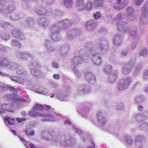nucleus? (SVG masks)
I'll use <instances>...</instances> for the list:
<instances>
[{
	"mask_svg": "<svg viewBox=\"0 0 148 148\" xmlns=\"http://www.w3.org/2000/svg\"><path fill=\"white\" fill-rule=\"evenodd\" d=\"M106 114L104 111H98L97 114V125L101 129L104 130L107 128V119L106 118Z\"/></svg>",
	"mask_w": 148,
	"mask_h": 148,
	"instance_id": "nucleus-1",
	"label": "nucleus"
},
{
	"mask_svg": "<svg viewBox=\"0 0 148 148\" xmlns=\"http://www.w3.org/2000/svg\"><path fill=\"white\" fill-rule=\"evenodd\" d=\"M29 116L35 118L38 116L41 117L42 119V121H53L54 120V116L53 115H51L47 114L46 113H40L38 112L37 111L34 110H32L29 112Z\"/></svg>",
	"mask_w": 148,
	"mask_h": 148,
	"instance_id": "nucleus-2",
	"label": "nucleus"
},
{
	"mask_svg": "<svg viewBox=\"0 0 148 148\" xmlns=\"http://www.w3.org/2000/svg\"><path fill=\"white\" fill-rule=\"evenodd\" d=\"M88 53H85L83 55H80L79 54L75 53V56L71 61V63L73 65H77L84 61L87 62L90 56L88 55Z\"/></svg>",
	"mask_w": 148,
	"mask_h": 148,
	"instance_id": "nucleus-3",
	"label": "nucleus"
},
{
	"mask_svg": "<svg viewBox=\"0 0 148 148\" xmlns=\"http://www.w3.org/2000/svg\"><path fill=\"white\" fill-rule=\"evenodd\" d=\"M64 129L62 128H61L60 130L58 128L53 129L50 142L54 143L59 141L61 139V136L62 137L64 136L62 133L64 132Z\"/></svg>",
	"mask_w": 148,
	"mask_h": 148,
	"instance_id": "nucleus-4",
	"label": "nucleus"
},
{
	"mask_svg": "<svg viewBox=\"0 0 148 148\" xmlns=\"http://www.w3.org/2000/svg\"><path fill=\"white\" fill-rule=\"evenodd\" d=\"M95 46L99 51L102 53H106L108 49L107 41L103 38L97 39L95 43Z\"/></svg>",
	"mask_w": 148,
	"mask_h": 148,
	"instance_id": "nucleus-5",
	"label": "nucleus"
},
{
	"mask_svg": "<svg viewBox=\"0 0 148 148\" xmlns=\"http://www.w3.org/2000/svg\"><path fill=\"white\" fill-rule=\"evenodd\" d=\"M34 110L36 111H43L46 112L49 115H55V111L54 108H52L50 106L45 105L43 106L41 105L38 103H37L33 108Z\"/></svg>",
	"mask_w": 148,
	"mask_h": 148,
	"instance_id": "nucleus-6",
	"label": "nucleus"
},
{
	"mask_svg": "<svg viewBox=\"0 0 148 148\" xmlns=\"http://www.w3.org/2000/svg\"><path fill=\"white\" fill-rule=\"evenodd\" d=\"M132 80V79L130 77L120 80L117 84V89L119 90H121L127 88Z\"/></svg>",
	"mask_w": 148,
	"mask_h": 148,
	"instance_id": "nucleus-7",
	"label": "nucleus"
},
{
	"mask_svg": "<svg viewBox=\"0 0 148 148\" xmlns=\"http://www.w3.org/2000/svg\"><path fill=\"white\" fill-rule=\"evenodd\" d=\"M104 130L108 131L110 133L113 134L115 136L120 137L121 136V132L117 125H111L109 126L108 125L107 128Z\"/></svg>",
	"mask_w": 148,
	"mask_h": 148,
	"instance_id": "nucleus-8",
	"label": "nucleus"
},
{
	"mask_svg": "<svg viewBox=\"0 0 148 148\" xmlns=\"http://www.w3.org/2000/svg\"><path fill=\"white\" fill-rule=\"evenodd\" d=\"M65 31H68L67 35L68 38L71 40L74 39L76 36L81 34L82 32L81 29L75 28L69 30L67 29Z\"/></svg>",
	"mask_w": 148,
	"mask_h": 148,
	"instance_id": "nucleus-9",
	"label": "nucleus"
},
{
	"mask_svg": "<svg viewBox=\"0 0 148 148\" xmlns=\"http://www.w3.org/2000/svg\"><path fill=\"white\" fill-rule=\"evenodd\" d=\"M53 131V129L49 130L44 129L42 130L41 132V138L45 140L50 142Z\"/></svg>",
	"mask_w": 148,
	"mask_h": 148,
	"instance_id": "nucleus-10",
	"label": "nucleus"
},
{
	"mask_svg": "<svg viewBox=\"0 0 148 148\" xmlns=\"http://www.w3.org/2000/svg\"><path fill=\"white\" fill-rule=\"evenodd\" d=\"M72 138L69 135H65L63 140L60 142V144L63 146L66 147L67 146L72 147L75 144L74 140H72Z\"/></svg>",
	"mask_w": 148,
	"mask_h": 148,
	"instance_id": "nucleus-11",
	"label": "nucleus"
},
{
	"mask_svg": "<svg viewBox=\"0 0 148 148\" xmlns=\"http://www.w3.org/2000/svg\"><path fill=\"white\" fill-rule=\"evenodd\" d=\"M77 87L78 92L79 95L81 96L88 93L90 91V86L87 84H79Z\"/></svg>",
	"mask_w": 148,
	"mask_h": 148,
	"instance_id": "nucleus-12",
	"label": "nucleus"
},
{
	"mask_svg": "<svg viewBox=\"0 0 148 148\" xmlns=\"http://www.w3.org/2000/svg\"><path fill=\"white\" fill-rule=\"evenodd\" d=\"M45 6L44 8L40 6L37 7L35 10L36 13L40 16L50 15V12L51 11V9H48L47 10L45 9Z\"/></svg>",
	"mask_w": 148,
	"mask_h": 148,
	"instance_id": "nucleus-13",
	"label": "nucleus"
},
{
	"mask_svg": "<svg viewBox=\"0 0 148 148\" xmlns=\"http://www.w3.org/2000/svg\"><path fill=\"white\" fill-rule=\"evenodd\" d=\"M90 57L92 58V61L96 65H99L101 62V58L99 54H96L95 51H92L90 52Z\"/></svg>",
	"mask_w": 148,
	"mask_h": 148,
	"instance_id": "nucleus-14",
	"label": "nucleus"
},
{
	"mask_svg": "<svg viewBox=\"0 0 148 148\" xmlns=\"http://www.w3.org/2000/svg\"><path fill=\"white\" fill-rule=\"evenodd\" d=\"M62 23H57L55 25H52L50 27V29L52 32V35L60 33L59 31H63L64 28H62L61 25H62Z\"/></svg>",
	"mask_w": 148,
	"mask_h": 148,
	"instance_id": "nucleus-15",
	"label": "nucleus"
},
{
	"mask_svg": "<svg viewBox=\"0 0 148 148\" xmlns=\"http://www.w3.org/2000/svg\"><path fill=\"white\" fill-rule=\"evenodd\" d=\"M134 64L132 65V68H135L134 70V75L135 76L138 75L140 72L143 70L144 67L143 66L142 63L137 64V63L134 60Z\"/></svg>",
	"mask_w": 148,
	"mask_h": 148,
	"instance_id": "nucleus-16",
	"label": "nucleus"
},
{
	"mask_svg": "<svg viewBox=\"0 0 148 148\" xmlns=\"http://www.w3.org/2000/svg\"><path fill=\"white\" fill-rule=\"evenodd\" d=\"M12 33L14 36L18 38L23 40L25 37L21 29L18 27L15 28L12 30Z\"/></svg>",
	"mask_w": 148,
	"mask_h": 148,
	"instance_id": "nucleus-17",
	"label": "nucleus"
},
{
	"mask_svg": "<svg viewBox=\"0 0 148 148\" xmlns=\"http://www.w3.org/2000/svg\"><path fill=\"white\" fill-rule=\"evenodd\" d=\"M18 56L22 60H25L29 61H30L32 59H34L33 54L29 52H21Z\"/></svg>",
	"mask_w": 148,
	"mask_h": 148,
	"instance_id": "nucleus-18",
	"label": "nucleus"
},
{
	"mask_svg": "<svg viewBox=\"0 0 148 148\" xmlns=\"http://www.w3.org/2000/svg\"><path fill=\"white\" fill-rule=\"evenodd\" d=\"M69 93H67L65 92L62 91L60 92H58L57 94L56 95V97L60 100L62 101H66L68 100L69 98Z\"/></svg>",
	"mask_w": 148,
	"mask_h": 148,
	"instance_id": "nucleus-19",
	"label": "nucleus"
},
{
	"mask_svg": "<svg viewBox=\"0 0 148 148\" xmlns=\"http://www.w3.org/2000/svg\"><path fill=\"white\" fill-rule=\"evenodd\" d=\"M134 63V61L131 60L129 61L127 64L123 66L122 71L124 74H127L130 72Z\"/></svg>",
	"mask_w": 148,
	"mask_h": 148,
	"instance_id": "nucleus-20",
	"label": "nucleus"
},
{
	"mask_svg": "<svg viewBox=\"0 0 148 148\" xmlns=\"http://www.w3.org/2000/svg\"><path fill=\"white\" fill-rule=\"evenodd\" d=\"M117 26L118 29L120 31H123L125 33H127L129 32L128 24L125 21H121L118 24Z\"/></svg>",
	"mask_w": 148,
	"mask_h": 148,
	"instance_id": "nucleus-21",
	"label": "nucleus"
},
{
	"mask_svg": "<svg viewBox=\"0 0 148 148\" xmlns=\"http://www.w3.org/2000/svg\"><path fill=\"white\" fill-rule=\"evenodd\" d=\"M0 66L7 68L12 67L11 63L9 61L6 57L2 56L0 57Z\"/></svg>",
	"mask_w": 148,
	"mask_h": 148,
	"instance_id": "nucleus-22",
	"label": "nucleus"
},
{
	"mask_svg": "<svg viewBox=\"0 0 148 148\" xmlns=\"http://www.w3.org/2000/svg\"><path fill=\"white\" fill-rule=\"evenodd\" d=\"M53 115L54 116V119L55 118L59 119V120H61L64 121V123L68 126H71L72 124V123L70 119L69 118H68L65 117H63L60 114H57L55 112V115Z\"/></svg>",
	"mask_w": 148,
	"mask_h": 148,
	"instance_id": "nucleus-23",
	"label": "nucleus"
},
{
	"mask_svg": "<svg viewBox=\"0 0 148 148\" xmlns=\"http://www.w3.org/2000/svg\"><path fill=\"white\" fill-rule=\"evenodd\" d=\"M86 79L90 84H94L96 80V77L95 74L91 72H86L85 75Z\"/></svg>",
	"mask_w": 148,
	"mask_h": 148,
	"instance_id": "nucleus-24",
	"label": "nucleus"
},
{
	"mask_svg": "<svg viewBox=\"0 0 148 148\" xmlns=\"http://www.w3.org/2000/svg\"><path fill=\"white\" fill-rule=\"evenodd\" d=\"M114 7L116 10H121L126 5V3L124 0H116Z\"/></svg>",
	"mask_w": 148,
	"mask_h": 148,
	"instance_id": "nucleus-25",
	"label": "nucleus"
},
{
	"mask_svg": "<svg viewBox=\"0 0 148 148\" xmlns=\"http://www.w3.org/2000/svg\"><path fill=\"white\" fill-rule=\"evenodd\" d=\"M89 109L87 107H84L82 108H78L77 112L83 117L86 118L88 117V114Z\"/></svg>",
	"mask_w": 148,
	"mask_h": 148,
	"instance_id": "nucleus-26",
	"label": "nucleus"
},
{
	"mask_svg": "<svg viewBox=\"0 0 148 148\" xmlns=\"http://www.w3.org/2000/svg\"><path fill=\"white\" fill-rule=\"evenodd\" d=\"M122 36L120 33H118L115 35L113 40V42L115 46H119L121 45L122 42Z\"/></svg>",
	"mask_w": 148,
	"mask_h": 148,
	"instance_id": "nucleus-27",
	"label": "nucleus"
},
{
	"mask_svg": "<svg viewBox=\"0 0 148 148\" xmlns=\"http://www.w3.org/2000/svg\"><path fill=\"white\" fill-rule=\"evenodd\" d=\"M97 23L94 20L88 21L86 24V27L87 30H91L96 26Z\"/></svg>",
	"mask_w": 148,
	"mask_h": 148,
	"instance_id": "nucleus-28",
	"label": "nucleus"
},
{
	"mask_svg": "<svg viewBox=\"0 0 148 148\" xmlns=\"http://www.w3.org/2000/svg\"><path fill=\"white\" fill-rule=\"evenodd\" d=\"M42 67H39L37 69L33 68V69L31 71V73L33 76L41 77L42 76Z\"/></svg>",
	"mask_w": 148,
	"mask_h": 148,
	"instance_id": "nucleus-29",
	"label": "nucleus"
},
{
	"mask_svg": "<svg viewBox=\"0 0 148 148\" xmlns=\"http://www.w3.org/2000/svg\"><path fill=\"white\" fill-rule=\"evenodd\" d=\"M17 3L16 2L13 0H9L8 1L6 4L8 5V8L11 12L16 9Z\"/></svg>",
	"mask_w": 148,
	"mask_h": 148,
	"instance_id": "nucleus-30",
	"label": "nucleus"
},
{
	"mask_svg": "<svg viewBox=\"0 0 148 148\" xmlns=\"http://www.w3.org/2000/svg\"><path fill=\"white\" fill-rule=\"evenodd\" d=\"M11 48L18 50L21 48V46L19 42L16 40H12L11 42Z\"/></svg>",
	"mask_w": 148,
	"mask_h": 148,
	"instance_id": "nucleus-31",
	"label": "nucleus"
},
{
	"mask_svg": "<svg viewBox=\"0 0 148 148\" xmlns=\"http://www.w3.org/2000/svg\"><path fill=\"white\" fill-rule=\"evenodd\" d=\"M34 23V21L32 18H29L25 21L23 22V25L25 27H29V26H33Z\"/></svg>",
	"mask_w": 148,
	"mask_h": 148,
	"instance_id": "nucleus-32",
	"label": "nucleus"
},
{
	"mask_svg": "<svg viewBox=\"0 0 148 148\" xmlns=\"http://www.w3.org/2000/svg\"><path fill=\"white\" fill-rule=\"evenodd\" d=\"M59 23H62V25H61V27L62 28H63L64 29H65L67 28L68 29L70 26H72V21L68 19H65L63 21V22Z\"/></svg>",
	"mask_w": 148,
	"mask_h": 148,
	"instance_id": "nucleus-33",
	"label": "nucleus"
},
{
	"mask_svg": "<svg viewBox=\"0 0 148 148\" xmlns=\"http://www.w3.org/2000/svg\"><path fill=\"white\" fill-rule=\"evenodd\" d=\"M119 77L116 71H114L110 75L108 79L110 82L113 83L116 80V79L119 78Z\"/></svg>",
	"mask_w": 148,
	"mask_h": 148,
	"instance_id": "nucleus-34",
	"label": "nucleus"
},
{
	"mask_svg": "<svg viewBox=\"0 0 148 148\" xmlns=\"http://www.w3.org/2000/svg\"><path fill=\"white\" fill-rule=\"evenodd\" d=\"M45 45L47 48L48 54H49V53L52 51H54L55 50V49L54 48L53 46L52 45V43L49 40H47L45 41Z\"/></svg>",
	"mask_w": 148,
	"mask_h": 148,
	"instance_id": "nucleus-35",
	"label": "nucleus"
},
{
	"mask_svg": "<svg viewBox=\"0 0 148 148\" xmlns=\"http://www.w3.org/2000/svg\"><path fill=\"white\" fill-rule=\"evenodd\" d=\"M72 128L75 131L77 134L80 135L81 136H83V134H84V133L85 132L83 131L82 127L78 126H76L73 125L72 126Z\"/></svg>",
	"mask_w": 148,
	"mask_h": 148,
	"instance_id": "nucleus-36",
	"label": "nucleus"
},
{
	"mask_svg": "<svg viewBox=\"0 0 148 148\" xmlns=\"http://www.w3.org/2000/svg\"><path fill=\"white\" fill-rule=\"evenodd\" d=\"M11 12L10 10L8 7L7 4L5 3L4 5L0 9V12L2 14H7Z\"/></svg>",
	"mask_w": 148,
	"mask_h": 148,
	"instance_id": "nucleus-37",
	"label": "nucleus"
},
{
	"mask_svg": "<svg viewBox=\"0 0 148 148\" xmlns=\"http://www.w3.org/2000/svg\"><path fill=\"white\" fill-rule=\"evenodd\" d=\"M38 22L40 25L44 26H47L49 23V21L45 18H40Z\"/></svg>",
	"mask_w": 148,
	"mask_h": 148,
	"instance_id": "nucleus-38",
	"label": "nucleus"
},
{
	"mask_svg": "<svg viewBox=\"0 0 148 148\" xmlns=\"http://www.w3.org/2000/svg\"><path fill=\"white\" fill-rule=\"evenodd\" d=\"M140 21L143 23L148 21V12L144 14L142 13L140 16Z\"/></svg>",
	"mask_w": 148,
	"mask_h": 148,
	"instance_id": "nucleus-39",
	"label": "nucleus"
},
{
	"mask_svg": "<svg viewBox=\"0 0 148 148\" xmlns=\"http://www.w3.org/2000/svg\"><path fill=\"white\" fill-rule=\"evenodd\" d=\"M83 136H81V138L83 141L86 143L89 141L91 142H92L91 140L90 139V136L88 133L85 132L84 133V134H83Z\"/></svg>",
	"mask_w": 148,
	"mask_h": 148,
	"instance_id": "nucleus-40",
	"label": "nucleus"
},
{
	"mask_svg": "<svg viewBox=\"0 0 148 148\" xmlns=\"http://www.w3.org/2000/svg\"><path fill=\"white\" fill-rule=\"evenodd\" d=\"M84 0H77L76 2V8L79 10H83L84 8Z\"/></svg>",
	"mask_w": 148,
	"mask_h": 148,
	"instance_id": "nucleus-41",
	"label": "nucleus"
},
{
	"mask_svg": "<svg viewBox=\"0 0 148 148\" xmlns=\"http://www.w3.org/2000/svg\"><path fill=\"white\" fill-rule=\"evenodd\" d=\"M51 11L50 12V16H56V17H60L62 16L63 14L62 11L58 10H54L52 11V10L51 9Z\"/></svg>",
	"mask_w": 148,
	"mask_h": 148,
	"instance_id": "nucleus-42",
	"label": "nucleus"
},
{
	"mask_svg": "<svg viewBox=\"0 0 148 148\" xmlns=\"http://www.w3.org/2000/svg\"><path fill=\"white\" fill-rule=\"evenodd\" d=\"M72 69L75 75L78 77V78L76 79L77 80H79V78L82 75L81 71L79 70L76 67L72 68Z\"/></svg>",
	"mask_w": 148,
	"mask_h": 148,
	"instance_id": "nucleus-43",
	"label": "nucleus"
},
{
	"mask_svg": "<svg viewBox=\"0 0 148 148\" xmlns=\"http://www.w3.org/2000/svg\"><path fill=\"white\" fill-rule=\"evenodd\" d=\"M23 17L22 14L21 13H15L11 15V18L13 20L17 21Z\"/></svg>",
	"mask_w": 148,
	"mask_h": 148,
	"instance_id": "nucleus-44",
	"label": "nucleus"
},
{
	"mask_svg": "<svg viewBox=\"0 0 148 148\" xmlns=\"http://www.w3.org/2000/svg\"><path fill=\"white\" fill-rule=\"evenodd\" d=\"M123 141L127 144L126 146H129L132 144V138L130 136H125L123 138Z\"/></svg>",
	"mask_w": 148,
	"mask_h": 148,
	"instance_id": "nucleus-45",
	"label": "nucleus"
},
{
	"mask_svg": "<svg viewBox=\"0 0 148 148\" xmlns=\"http://www.w3.org/2000/svg\"><path fill=\"white\" fill-rule=\"evenodd\" d=\"M85 48L86 49V50L87 51V53L88 54V55L89 56H90V52L92 51H94V50L92 49V46L91 44L89 42H87L85 45Z\"/></svg>",
	"mask_w": 148,
	"mask_h": 148,
	"instance_id": "nucleus-46",
	"label": "nucleus"
},
{
	"mask_svg": "<svg viewBox=\"0 0 148 148\" xmlns=\"http://www.w3.org/2000/svg\"><path fill=\"white\" fill-rule=\"evenodd\" d=\"M11 49L6 46L0 45V54L10 51Z\"/></svg>",
	"mask_w": 148,
	"mask_h": 148,
	"instance_id": "nucleus-47",
	"label": "nucleus"
},
{
	"mask_svg": "<svg viewBox=\"0 0 148 148\" xmlns=\"http://www.w3.org/2000/svg\"><path fill=\"white\" fill-rule=\"evenodd\" d=\"M36 92L43 95H47L48 94L47 90L44 87L40 88L36 90Z\"/></svg>",
	"mask_w": 148,
	"mask_h": 148,
	"instance_id": "nucleus-48",
	"label": "nucleus"
},
{
	"mask_svg": "<svg viewBox=\"0 0 148 148\" xmlns=\"http://www.w3.org/2000/svg\"><path fill=\"white\" fill-rule=\"evenodd\" d=\"M147 50L146 48H143L139 52V55L145 58H146L147 57Z\"/></svg>",
	"mask_w": 148,
	"mask_h": 148,
	"instance_id": "nucleus-49",
	"label": "nucleus"
},
{
	"mask_svg": "<svg viewBox=\"0 0 148 148\" xmlns=\"http://www.w3.org/2000/svg\"><path fill=\"white\" fill-rule=\"evenodd\" d=\"M135 102L137 104L142 103L145 100L144 96L139 95L136 98Z\"/></svg>",
	"mask_w": 148,
	"mask_h": 148,
	"instance_id": "nucleus-50",
	"label": "nucleus"
},
{
	"mask_svg": "<svg viewBox=\"0 0 148 148\" xmlns=\"http://www.w3.org/2000/svg\"><path fill=\"white\" fill-rule=\"evenodd\" d=\"M126 10L127 13L126 14V16L127 18H128V16L134 12V9L132 7H129Z\"/></svg>",
	"mask_w": 148,
	"mask_h": 148,
	"instance_id": "nucleus-51",
	"label": "nucleus"
},
{
	"mask_svg": "<svg viewBox=\"0 0 148 148\" xmlns=\"http://www.w3.org/2000/svg\"><path fill=\"white\" fill-rule=\"evenodd\" d=\"M0 75L3 76V77H6L9 76V77L13 81L16 82L17 80V77H16L12 76L11 75L9 76V75L6 74L5 73H3L1 71H0Z\"/></svg>",
	"mask_w": 148,
	"mask_h": 148,
	"instance_id": "nucleus-52",
	"label": "nucleus"
},
{
	"mask_svg": "<svg viewBox=\"0 0 148 148\" xmlns=\"http://www.w3.org/2000/svg\"><path fill=\"white\" fill-rule=\"evenodd\" d=\"M104 0H95L93 4L95 6H100L104 4Z\"/></svg>",
	"mask_w": 148,
	"mask_h": 148,
	"instance_id": "nucleus-53",
	"label": "nucleus"
},
{
	"mask_svg": "<svg viewBox=\"0 0 148 148\" xmlns=\"http://www.w3.org/2000/svg\"><path fill=\"white\" fill-rule=\"evenodd\" d=\"M132 119V122H133V120H135L136 121L138 122H139L143 120L142 118L141 114H136L135 116L133 117Z\"/></svg>",
	"mask_w": 148,
	"mask_h": 148,
	"instance_id": "nucleus-54",
	"label": "nucleus"
},
{
	"mask_svg": "<svg viewBox=\"0 0 148 148\" xmlns=\"http://www.w3.org/2000/svg\"><path fill=\"white\" fill-rule=\"evenodd\" d=\"M2 27L6 29H10L12 28V26L7 22H1V23Z\"/></svg>",
	"mask_w": 148,
	"mask_h": 148,
	"instance_id": "nucleus-55",
	"label": "nucleus"
},
{
	"mask_svg": "<svg viewBox=\"0 0 148 148\" xmlns=\"http://www.w3.org/2000/svg\"><path fill=\"white\" fill-rule=\"evenodd\" d=\"M71 21L73 24H76L79 23V19L76 14H73L72 15V18Z\"/></svg>",
	"mask_w": 148,
	"mask_h": 148,
	"instance_id": "nucleus-56",
	"label": "nucleus"
},
{
	"mask_svg": "<svg viewBox=\"0 0 148 148\" xmlns=\"http://www.w3.org/2000/svg\"><path fill=\"white\" fill-rule=\"evenodd\" d=\"M61 39V37L59 35L58 33L56 34H53L51 36V39L53 40H53L54 41H58L60 40Z\"/></svg>",
	"mask_w": 148,
	"mask_h": 148,
	"instance_id": "nucleus-57",
	"label": "nucleus"
},
{
	"mask_svg": "<svg viewBox=\"0 0 148 148\" xmlns=\"http://www.w3.org/2000/svg\"><path fill=\"white\" fill-rule=\"evenodd\" d=\"M69 45L67 44H66L64 46H63L61 47V50L62 51V53H65L66 54L67 53L69 49Z\"/></svg>",
	"mask_w": 148,
	"mask_h": 148,
	"instance_id": "nucleus-58",
	"label": "nucleus"
},
{
	"mask_svg": "<svg viewBox=\"0 0 148 148\" xmlns=\"http://www.w3.org/2000/svg\"><path fill=\"white\" fill-rule=\"evenodd\" d=\"M1 107L3 110L6 111L8 112H11L12 111L8 104H5L4 103L2 104L1 105Z\"/></svg>",
	"mask_w": 148,
	"mask_h": 148,
	"instance_id": "nucleus-59",
	"label": "nucleus"
},
{
	"mask_svg": "<svg viewBox=\"0 0 148 148\" xmlns=\"http://www.w3.org/2000/svg\"><path fill=\"white\" fill-rule=\"evenodd\" d=\"M140 85V83L138 82H137L135 83L134 86L132 87L131 90L133 92H134V91L137 90L139 88Z\"/></svg>",
	"mask_w": 148,
	"mask_h": 148,
	"instance_id": "nucleus-60",
	"label": "nucleus"
},
{
	"mask_svg": "<svg viewBox=\"0 0 148 148\" xmlns=\"http://www.w3.org/2000/svg\"><path fill=\"white\" fill-rule=\"evenodd\" d=\"M30 66H33L32 67V69H33V68L34 69H37L39 66V63L36 61H34L33 62H31L29 65Z\"/></svg>",
	"mask_w": 148,
	"mask_h": 148,
	"instance_id": "nucleus-61",
	"label": "nucleus"
},
{
	"mask_svg": "<svg viewBox=\"0 0 148 148\" xmlns=\"http://www.w3.org/2000/svg\"><path fill=\"white\" fill-rule=\"evenodd\" d=\"M5 121L7 122L10 125L13 124L15 121L14 119L13 118H11L8 117H5Z\"/></svg>",
	"mask_w": 148,
	"mask_h": 148,
	"instance_id": "nucleus-62",
	"label": "nucleus"
},
{
	"mask_svg": "<svg viewBox=\"0 0 148 148\" xmlns=\"http://www.w3.org/2000/svg\"><path fill=\"white\" fill-rule=\"evenodd\" d=\"M1 38L6 41L10 37L9 34L7 33H2L1 34Z\"/></svg>",
	"mask_w": 148,
	"mask_h": 148,
	"instance_id": "nucleus-63",
	"label": "nucleus"
},
{
	"mask_svg": "<svg viewBox=\"0 0 148 148\" xmlns=\"http://www.w3.org/2000/svg\"><path fill=\"white\" fill-rule=\"evenodd\" d=\"M112 67L110 66H106L104 68V71L106 74H108L111 73Z\"/></svg>",
	"mask_w": 148,
	"mask_h": 148,
	"instance_id": "nucleus-64",
	"label": "nucleus"
}]
</instances>
